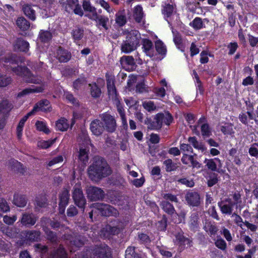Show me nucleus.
<instances>
[{
  "instance_id": "obj_13",
  "label": "nucleus",
  "mask_w": 258,
  "mask_h": 258,
  "mask_svg": "<svg viewBox=\"0 0 258 258\" xmlns=\"http://www.w3.org/2000/svg\"><path fill=\"white\" fill-rule=\"evenodd\" d=\"M126 35V41L137 46L140 42L141 35L138 31L132 30L130 31L125 32Z\"/></svg>"
},
{
  "instance_id": "obj_42",
  "label": "nucleus",
  "mask_w": 258,
  "mask_h": 258,
  "mask_svg": "<svg viewBox=\"0 0 258 258\" xmlns=\"http://www.w3.org/2000/svg\"><path fill=\"white\" fill-rule=\"evenodd\" d=\"M0 61L4 66H6V63L13 64L16 63V57L14 55H9L5 58H1L0 59Z\"/></svg>"
},
{
  "instance_id": "obj_46",
  "label": "nucleus",
  "mask_w": 258,
  "mask_h": 258,
  "mask_svg": "<svg viewBox=\"0 0 258 258\" xmlns=\"http://www.w3.org/2000/svg\"><path fill=\"white\" fill-rule=\"evenodd\" d=\"M161 116L163 120V123H165L166 125H169L173 121V117L168 112L161 113Z\"/></svg>"
},
{
  "instance_id": "obj_64",
  "label": "nucleus",
  "mask_w": 258,
  "mask_h": 258,
  "mask_svg": "<svg viewBox=\"0 0 258 258\" xmlns=\"http://www.w3.org/2000/svg\"><path fill=\"white\" fill-rule=\"evenodd\" d=\"M180 149L183 152L192 153L193 152V149L191 146L187 144H181L180 145Z\"/></svg>"
},
{
  "instance_id": "obj_32",
  "label": "nucleus",
  "mask_w": 258,
  "mask_h": 258,
  "mask_svg": "<svg viewBox=\"0 0 258 258\" xmlns=\"http://www.w3.org/2000/svg\"><path fill=\"white\" fill-rule=\"evenodd\" d=\"M160 206L163 210L168 214L172 215L175 213V211L173 205L167 201H162Z\"/></svg>"
},
{
  "instance_id": "obj_23",
  "label": "nucleus",
  "mask_w": 258,
  "mask_h": 258,
  "mask_svg": "<svg viewBox=\"0 0 258 258\" xmlns=\"http://www.w3.org/2000/svg\"><path fill=\"white\" fill-rule=\"evenodd\" d=\"M13 203L19 207H24L27 204V199L25 196L19 194H15L14 196Z\"/></svg>"
},
{
  "instance_id": "obj_15",
  "label": "nucleus",
  "mask_w": 258,
  "mask_h": 258,
  "mask_svg": "<svg viewBox=\"0 0 258 258\" xmlns=\"http://www.w3.org/2000/svg\"><path fill=\"white\" fill-rule=\"evenodd\" d=\"M122 67L128 70H133L135 68L136 62L132 56H123L120 59Z\"/></svg>"
},
{
  "instance_id": "obj_55",
  "label": "nucleus",
  "mask_w": 258,
  "mask_h": 258,
  "mask_svg": "<svg viewBox=\"0 0 258 258\" xmlns=\"http://www.w3.org/2000/svg\"><path fill=\"white\" fill-rule=\"evenodd\" d=\"M78 0H67L66 9L67 11L70 12L76 6H78Z\"/></svg>"
},
{
  "instance_id": "obj_19",
  "label": "nucleus",
  "mask_w": 258,
  "mask_h": 258,
  "mask_svg": "<svg viewBox=\"0 0 258 258\" xmlns=\"http://www.w3.org/2000/svg\"><path fill=\"white\" fill-rule=\"evenodd\" d=\"M56 57L60 62H66L71 57V54L67 50L59 48L56 51Z\"/></svg>"
},
{
  "instance_id": "obj_38",
  "label": "nucleus",
  "mask_w": 258,
  "mask_h": 258,
  "mask_svg": "<svg viewBox=\"0 0 258 258\" xmlns=\"http://www.w3.org/2000/svg\"><path fill=\"white\" fill-rule=\"evenodd\" d=\"M155 48L157 51L161 55H165L166 53V47L161 40H158L155 42Z\"/></svg>"
},
{
  "instance_id": "obj_20",
  "label": "nucleus",
  "mask_w": 258,
  "mask_h": 258,
  "mask_svg": "<svg viewBox=\"0 0 258 258\" xmlns=\"http://www.w3.org/2000/svg\"><path fill=\"white\" fill-rule=\"evenodd\" d=\"M34 6L29 4H25L23 6V11L25 15L31 20H35L36 19L35 10L33 9Z\"/></svg>"
},
{
  "instance_id": "obj_24",
  "label": "nucleus",
  "mask_w": 258,
  "mask_h": 258,
  "mask_svg": "<svg viewBox=\"0 0 258 258\" xmlns=\"http://www.w3.org/2000/svg\"><path fill=\"white\" fill-rule=\"evenodd\" d=\"M188 141L195 149L201 151L202 153H204L206 150V148L204 145L202 143L199 142L196 137H189Z\"/></svg>"
},
{
  "instance_id": "obj_5",
  "label": "nucleus",
  "mask_w": 258,
  "mask_h": 258,
  "mask_svg": "<svg viewBox=\"0 0 258 258\" xmlns=\"http://www.w3.org/2000/svg\"><path fill=\"white\" fill-rule=\"evenodd\" d=\"M91 208L97 210L101 215L104 216H116L118 214L117 210L112 206L103 203H94L91 205Z\"/></svg>"
},
{
  "instance_id": "obj_45",
  "label": "nucleus",
  "mask_w": 258,
  "mask_h": 258,
  "mask_svg": "<svg viewBox=\"0 0 258 258\" xmlns=\"http://www.w3.org/2000/svg\"><path fill=\"white\" fill-rule=\"evenodd\" d=\"M73 38L76 40H79L82 39L84 35V30L80 28L75 29L72 33Z\"/></svg>"
},
{
  "instance_id": "obj_26",
  "label": "nucleus",
  "mask_w": 258,
  "mask_h": 258,
  "mask_svg": "<svg viewBox=\"0 0 258 258\" xmlns=\"http://www.w3.org/2000/svg\"><path fill=\"white\" fill-rule=\"evenodd\" d=\"M163 120L161 119V113H158L154 117V120L151 123L150 128L152 130H159L161 128Z\"/></svg>"
},
{
  "instance_id": "obj_31",
  "label": "nucleus",
  "mask_w": 258,
  "mask_h": 258,
  "mask_svg": "<svg viewBox=\"0 0 258 258\" xmlns=\"http://www.w3.org/2000/svg\"><path fill=\"white\" fill-rule=\"evenodd\" d=\"M55 126L57 130L63 132L67 130L69 125L67 119L61 118L56 121Z\"/></svg>"
},
{
  "instance_id": "obj_60",
  "label": "nucleus",
  "mask_w": 258,
  "mask_h": 258,
  "mask_svg": "<svg viewBox=\"0 0 258 258\" xmlns=\"http://www.w3.org/2000/svg\"><path fill=\"white\" fill-rule=\"evenodd\" d=\"M82 6L84 11L89 12L94 11V9H96L91 5L90 2L88 0L83 1Z\"/></svg>"
},
{
  "instance_id": "obj_30",
  "label": "nucleus",
  "mask_w": 258,
  "mask_h": 258,
  "mask_svg": "<svg viewBox=\"0 0 258 258\" xmlns=\"http://www.w3.org/2000/svg\"><path fill=\"white\" fill-rule=\"evenodd\" d=\"M25 238L27 241H37L40 238V232L36 231H30L26 232Z\"/></svg>"
},
{
  "instance_id": "obj_53",
  "label": "nucleus",
  "mask_w": 258,
  "mask_h": 258,
  "mask_svg": "<svg viewBox=\"0 0 258 258\" xmlns=\"http://www.w3.org/2000/svg\"><path fill=\"white\" fill-rule=\"evenodd\" d=\"M91 87V94L93 97H98L101 94L100 89L95 84L93 85H89Z\"/></svg>"
},
{
  "instance_id": "obj_1",
  "label": "nucleus",
  "mask_w": 258,
  "mask_h": 258,
  "mask_svg": "<svg viewBox=\"0 0 258 258\" xmlns=\"http://www.w3.org/2000/svg\"><path fill=\"white\" fill-rule=\"evenodd\" d=\"M88 172L91 180L96 181L109 175L111 170L104 159L95 157L94 162L89 167Z\"/></svg>"
},
{
  "instance_id": "obj_8",
  "label": "nucleus",
  "mask_w": 258,
  "mask_h": 258,
  "mask_svg": "<svg viewBox=\"0 0 258 258\" xmlns=\"http://www.w3.org/2000/svg\"><path fill=\"white\" fill-rule=\"evenodd\" d=\"M86 191L88 198L91 201L100 200L104 197L103 190L98 187L88 186Z\"/></svg>"
},
{
  "instance_id": "obj_9",
  "label": "nucleus",
  "mask_w": 258,
  "mask_h": 258,
  "mask_svg": "<svg viewBox=\"0 0 258 258\" xmlns=\"http://www.w3.org/2000/svg\"><path fill=\"white\" fill-rule=\"evenodd\" d=\"M188 205L191 207H198L201 203V198L198 192L194 191L188 192L185 197Z\"/></svg>"
},
{
  "instance_id": "obj_63",
  "label": "nucleus",
  "mask_w": 258,
  "mask_h": 258,
  "mask_svg": "<svg viewBox=\"0 0 258 258\" xmlns=\"http://www.w3.org/2000/svg\"><path fill=\"white\" fill-rule=\"evenodd\" d=\"M215 245L222 250H225L227 247L226 242L222 238L218 239L216 241Z\"/></svg>"
},
{
  "instance_id": "obj_21",
  "label": "nucleus",
  "mask_w": 258,
  "mask_h": 258,
  "mask_svg": "<svg viewBox=\"0 0 258 258\" xmlns=\"http://www.w3.org/2000/svg\"><path fill=\"white\" fill-rule=\"evenodd\" d=\"M126 13L124 10L119 11L115 14V23L118 26H123L126 24Z\"/></svg>"
},
{
  "instance_id": "obj_17",
  "label": "nucleus",
  "mask_w": 258,
  "mask_h": 258,
  "mask_svg": "<svg viewBox=\"0 0 258 258\" xmlns=\"http://www.w3.org/2000/svg\"><path fill=\"white\" fill-rule=\"evenodd\" d=\"M37 220V217L33 214H24L21 219V223L27 227L34 225Z\"/></svg>"
},
{
  "instance_id": "obj_25",
  "label": "nucleus",
  "mask_w": 258,
  "mask_h": 258,
  "mask_svg": "<svg viewBox=\"0 0 258 258\" xmlns=\"http://www.w3.org/2000/svg\"><path fill=\"white\" fill-rule=\"evenodd\" d=\"M175 241L180 245L191 246V241L183 236V233L182 232H179L175 234Z\"/></svg>"
},
{
  "instance_id": "obj_37",
  "label": "nucleus",
  "mask_w": 258,
  "mask_h": 258,
  "mask_svg": "<svg viewBox=\"0 0 258 258\" xmlns=\"http://www.w3.org/2000/svg\"><path fill=\"white\" fill-rule=\"evenodd\" d=\"M10 167L15 172L23 173L22 164L16 160H12L10 162Z\"/></svg>"
},
{
  "instance_id": "obj_48",
  "label": "nucleus",
  "mask_w": 258,
  "mask_h": 258,
  "mask_svg": "<svg viewBox=\"0 0 258 258\" xmlns=\"http://www.w3.org/2000/svg\"><path fill=\"white\" fill-rule=\"evenodd\" d=\"M55 139L48 141H40L37 143V146L39 148L42 149H46L50 147L54 142Z\"/></svg>"
},
{
  "instance_id": "obj_52",
  "label": "nucleus",
  "mask_w": 258,
  "mask_h": 258,
  "mask_svg": "<svg viewBox=\"0 0 258 258\" xmlns=\"http://www.w3.org/2000/svg\"><path fill=\"white\" fill-rule=\"evenodd\" d=\"M51 37V34L47 31H41L39 34V38L43 42H48Z\"/></svg>"
},
{
  "instance_id": "obj_6",
  "label": "nucleus",
  "mask_w": 258,
  "mask_h": 258,
  "mask_svg": "<svg viewBox=\"0 0 258 258\" xmlns=\"http://www.w3.org/2000/svg\"><path fill=\"white\" fill-rule=\"evenodd\" d=\"M104 129L110 133L115 131L116 127V120L114 117L109 114L104 113L100 115Z\"/></svg>"
},
{
  "instance_id": "obj_61",
  "label": "nucleus",
  "mask_w": 258,
  "mask_h": 258,
  "mask_svg": "<svg viewBox=\"0 0 258 258\" xmlns=\"http://www.w3.org/2000/svg\"><path fill=\"white\" fill-rule=\"evenodd\" d=\"M250 156L257 157L258 156V143L253 144L249 149Z\"/></svg>"
},
{
  "instance_id": "obj_27",
  "label": "nucleus",
  "mask_w": 258,
  "mask_h": 258,
  "mask_svg": "<svg viewBox=\"0 0 258 258\" xmlns=\"http://www.w3.org/2000/svg\"><path fill=\"white\" fill-rule=\"evenodd\" d=\"M13 105L7 100H3L0 103V113L6 114L13 108Z\"/></svg>"
},
{
  "instance_id": "obj_18",
  "label": "nucleus",
  "mask_w": 258,
  "mask_h": 258,
  "mask_svg": "<svg viewBox=\"0 0 258 258\" xmlns=\"http://www.w3.org/2000/svg\"><path fill=\"white\" fill-rule=\"evenodd\" d=\"M144 52L147 56L152 57L154 56V50L152 42L149 39H145L143 40V47Z\"/></svg>"
},
{
  "instance_id": "obj_12",
  "label": "nucleus",
  "mask_w": 258,
  "mask_h": 258,
  "mask_svg": "<svg viewBox=\"0 0 258 258\" xmlns=\"http://www.w3.org/2000/svg\"><path fill=\"white\" fill-rule=\"evenodd\" d=\"M69 199V190L67 189L62 190L59 195V211L60 214H62L64 213L65 208L68 204Z\"/></svg>"
},
{
  "instance_id": "obj_41",
  "label": "nucleus",
  "mask_w": 258,
  "mask_h": 258,
  "mask_svg": "<svg viewBox=\"0 0 258 258\" xmlns=\"http://www.w3.org/2000/svg\"><path fill=\"white\" fill-rule=\"evenodd\" d=\"M43 104L49 105V102L48 100H42L36 103L33 107V108L36 107V112L39 111H46L48 110V107H45V106L44 105H43Z\"/></svg>"
},
{
  "instance_id": "obj_47",
  "label": "nucleus",
  "mask_w": 258,
  "mask_h": 258,
  "mask_svg": "<svg viewBox=\"0 0 258 258\" xmlns=\"http://www.w3.org/2000/svg\"><path fill=\"white\" fill-rule=\"evenodd\" d=\"M221 131L224 135H231L234 133L231 124H227L225 125L222 126L221 127Z\"/></svg>"
},
{
  "instance_id": "obj_43",
  "label": "nucleus",
  "mask_w": 258,
  "mask_h": 258,
  "mask_svg": "<svg viewBox=\"0 0 258 258\" xmlns=\"http://www.w3.org/2000/svg\"><path fill=\"white\" fill-rule=\"evenodd\" d=\"M189 226L191 229H194L198 226V216L196 214H192L188 222Z\"/></svg>"
},
{
  "instance_id": "obj_49",
  "label": "nucleus",
  "mask_w": 258,
  "mask_h": 258,
  "mask_svg": "<svg viewBox=\"0 0 258 258\" xmlns=\"http://www.w3.org/2000/svg\"><path fill=\"white\" fill-rule=\"evenodd\" d=\"M143 106L148 111H152L156 110V106L151 101H146L143 103Z\"/></svg>"
},
{
  "instance_id": "obj_57",
  "label": "nucleus",
  "mask_w": 258,
  "mask_h": 258,
  "mask_svg": "<svg viewBox=\"0 0 258 258\" xmlns=\"http://www.w3.org/2000/svg\"><path fill=\"white\" fill-rule=\"evenodd\" d=\"M202 134L204 137H209L211 133L209 125L204 123L201 126Z\"/></svg>"
},
{
  "instance_id": "obj_16",
  "label": "nucleus",
  "mask_w": 258,
  "mask_h": 258,
  "mask_svg": "<svg viewBox=\"0 0 258 258\" xmlns=\"http://www.w3.org/2000/svg\"><path fill=\"white\" fill-rule=\"evenodd\" d=\"M204 162L208 169L213 171H217V166L219 167L222 166L221 160L218 158L209 159H205Z\"/></svg>"
},
{
  "instance_id": "obj_22",
  "label": "nucleus",
  "mask_w": 258,
  "mask_h": 258,
  "mask_svg": "<svg viewBox=\"0 0 258 258\" xmlns=\"http://www.w3.org/2000/svg\"><path fill=\"white\" fill-rule=\"evenodd\" d=\"M28 42L21 39H17L14 43V47L15 50L26 52L29 49Z\"/></svg>"
},
{
  "instance_id": "obj_59",
  "label": "nucleus",
  "mask_w": 258,
  "mask_h": 258,
  "mask_svg": "<svg viewBox=\"0 0 258 258\" xmlns=\"http://www.w3.org/2000/svg\"><path fill=\"white\" fill-rule=\"evenodd\" d=\"M11 78L0 74V87H5L10 84Z\"/></svg>"
},
{
  "instance_id": "obj_3",
  "label": "nucleus",
  "mask_w": 258,
  "mask_h": 258,
  "mask_svg": "<svg viewBox=\"0 0 258 258\" xmlns=\"http://www.w3.org/2000/svg\"><path fill=\"white\" fill-rule=\"evenodd\" d=\"M110 251L106 245L96 246L93 249H87L83 258H110Z\"/></svg>"
},
{
  "instance_id": "obj_40",
  "label": "nucleus",
  "mask_w": 258,
  "mask_h": 258,
  "mask_svg": "<svg viewBox=\"0 0 258 258\" xmlns=\"http://www.w3.org/2000/svg\"><path fill=\"white\" fill-rule=\"evenodd\" d=\"M35 125L37 130L40 132H43L44 133L48 134L50 133V130L47 126L46 123L43 121H37Z\"/></svg>"
},
{
  "instance_id": "obj_11",
  "label": "nucleus",
  "mask_w": 258,
  "mask_h": 258,
  "mask_svg": "<svg viewBox=\"0 0 258 258\" xmlns=\"http://www.w3.org/2000/svg\"><path fill=\"white\" fill-rule=\"evenodd\" d=\"M218 205L223 214L230 215L232 213L235 203L231 199H226L219 202Z\"/></svg>"
},
{
  "instance_id": "obj_34",
  "label": "nucleus",
  "mask_w": 258,
  "mask_h": 258,
  "mask_svg": "<svg viewBox=\"0 0 258 258\" xmlns=\"http://www.w3.org/2000/svg\"><path fill=\"white\" fill-rule=\"evenodd\" d=\"M88 152L89 149L81 147L79 150L78 155L79 159L83 162L84 164L88 162Z\"/></svg>"
},
{
  "instance_id": "obj_29",
  "label": "nucleus",
  "mask_w": 258,
  "mask_h": 258,
  "mask_svg": "<svg viewBox=\"0 0 258 258\" xmlns=\"http://www.w3.org/2000/svg\"><path fill=\"white\" fill-rule=\"evenodd\" d=\"M18 27L23 31L28 30L30 26V23L24 17H20L17 20Z\"/></svg>"
},
{
  "instance_id": "obj_35",
  "label": "nucleus",
  "mask_w": 258,
  "mask_h": 258,
  "mask_svg": "<svg viewBox=\"0 0 258 258\" xmlns=\"http://www.w3.org/2000/svg\"><path fill=\"white\" fill-rule=\"evenodd\" d=\"M204 228L210 236L215 235L217 232L216 226L212 224L210 222H206Z\"/></svg>"
},
{
  "instance_id": "obj_50",
  "label": "nucleus",
  "mask_w": 258,
  "mask_h": 258,
  "mask_svg": "<svg viewBox=\"0 0 258 258\" xmlns=\"http://www.w3.org/2000/svg\"><path fill=\"white\" fill-rule=\"evenodd\" d=\"M163 164L165 166V169L167 172L173 171L176 169V166L171 159L166 160L164 161Z\"/></svg>"
},
{
  "instance_id": "obj_28",
  "label": "nucleus",
  "mask_w": 258,
  "mask_h": 258,
  "mask_svg": "<svg viewBox=\"0 0 258 258\" xmlns=\"http://www.w3.org/2000/svg\"><path fill=\"white\" fill-rule=\"evenodd\" d=\"M137 46L134 44L125 40L121 44V50L122 52L128 53L134 51L137 48Z\"/></svg>"
},
{
  "instance_id": "obj_33",
  "label": "nucleus",
  "mask_w": 258,
  "mask_h": 258,
  "mask_svg": "<svg viewBox=\"0 0 258 258\" xmlns=\"http://www.w3.org/2000/svg\"><path fill=\"white\" fill-rule=\"evenodd\" d=\"M134 17L136 22L140 23L143 18V9L140 6H137L134 8Z\"/></svg>"
},
{
  "instance_id": "obj_14",
  "label": "nucleus",
  "mask_w": 258,
  "mask_h": 258,
  "mask_svg": "<svg viewBox=\"0 0 258 258\" xmlns=\"http://www.w3.org/2000/svg\"><path fill=\"white\" fill-rule=\"evenodd\" d=\"M90 130L93 135L99 136L102 135L105 129L101 120L96 119L91 122Z\"/></svg>"
},
{
  "instance_id": "obj_62",
  "label": "nucleus",
  "mask_w": 258,
  "mask_h": 258,
  "mask_svg": "<svg viewBox=\"0 0 258 258\" xmlns=\"http://www.w3.org/2000/svg\"><path fill=\"white\" fill-rule=\"evenodd\" d=\"M136 253L135 247L130 246L125 251V258H135Z\"/></svg>"
},
{
  "instance_id": "obj_10",
  "label": "nucleus",
  "mask_w": 258,
  "mask_h": 258,
  "mask_svg": "<svg viewBox=\"0 0 258 258\" xmlns=\"http://www.w3.org/2000/svg\"><path fill=\"white\" fill-rule=\"evenodd\" d=\"M40 83L41 85L40 86H32L30 88L24 89L18 94L17 97H21L30 93L42 92L45 90L46 85L45 83H42V82Z\"/></svg>"
},
{
  "instance_id": "obj_7",
  "label": "nucleus",
  "mask_w": 258,
  "mask_h": 258,
  "mask_svg": "<svg viewBox=\"0 0 258 258\" xmlns=\"http://www.w3.org/2000/svg\"><path fill=\"white\" fill-rule=\"evenodd\" d=\"M73 198L76 205L80 208L84 209L86 203V199L79 184H76L73 192Z\"/></svg>"
},
{
  "instance_id": "obj_36",
  "label": "nucleus",
  "mask_w": 258,
  "mask_h": 258,
  "mask_svg": "<svg viewBox=\"0 0 258 258\" xmlns=\"http://www.w3.org/2000/svg\"><path fill=\"white\" fill-rule=\"evenodd\" d=\"M162 14L167 17H169L174 12V7L173 5L165 4L162 10Z\"/></svg>"
},
{
  "instance_id": "obj_4",
  "label": "nucleus",
  "mask_w": 258,
  "mask_h": 258,
  "mask_svg": "<svg viewBox=\"0 0 258 258\" xmlns=\"http://www.w3.org/2000/svg\"><path fill=\"white\" fill-rule=\"evenodd\" d=\"M11 69L16 75L23 77L25 80L30 83L40 84L42 82V79L40 77L35 76L29 71L26 67L18 66L17 68Z\"/></svg>"
},
{
  "instance_id": "obj_39",
  "label": "nucleus",
  "mask_w": 258,
  "mask_h": 258,
  "mask_svg": "<svg viewBox=\"0 0 258 258\" xmlns=\"http://www.w3.org/2000/svg\"><path fill=\"white\" fill-rule=\"evenodd\" d=\"M121 227L119 226V225L112 226L110 225H106V227L104 228L105 231L108 232L109 234L115 235L118 234Z\"/></svg>"
},
{
  "instance_id": "obj_2",
  "label": "nucleus",
  "mask_w": 258,
  "mask_h": 258,
  "mask_svg": "<svg viewBox=\"0 0 258 258\" xmlns=\"http://www.w3.org/2000/svg\"><path fill=\"white\" fill-rule=\"evenodd\" d=\"M107 87L109 97L111 99L117 107V110L121 117L122 123L124 127L127 126V120L125 118L124 111L123 107L120 104L114 81L112 79H108L107 80Z\"/></svg>"
},
{
  "instance_id": "obj_54",
  "label": "nucleus",
  "mask_w": 258,
  "mask_h": 258,
  "mask_svg": "<svg viewBox=\"0 0 258 258\" xmlns=\"http://www.w3.org/2000/svg\"><path fill=\"white\" fill-rule=\"evenodd\" d=\"M86 84L85 79L84 78H79L76 80L73 83L74 88L78 90L85 86Z\"/></svg>"
},
{
  "instance_id": "obj_56",
  "label": "nucleus",
  "mask_w": 258,
  "mask_h": 258,
  "mask_svg": "<svg viewBox=\"0 0 258 258\" xmlns=\"http://www.w3.org/2000/svg\"><path fill=\"white\" fill-rule=\"evenodd\" d=\"M190 25L196 29H200L202 28L203 23L202 19L199 17L196 18L191 23Z\"/></svg>"
},
{
  "instance_id": "obj_58",
  "label": "nucleus",
  "mask_w": 258,
  "mask_h": 258,
  "mask_svg": "<svg viewBox=\"0 0 258 258\" xmlns=\"http://www.w3.org/2000/svg\"><path fill=\"white\" fill-rule=\"evenodd\" d=\"M97 21L99 24L101 25L105 30L108 29L107 23L109 22V19L107 17L103 16H99Z\"/></svg>"
},
{
  "instance_id": "obj_51",
  "label": "nucleus",
  "mask_w": 258,
  "mask_h": 258,
  "mask_svg": "<svg viewBox=\"0 0 258 258\" xmlns=\"http://www.w3.org/2000/svg\"><path fill=\"white\" fill-rule=\"evenodd\" d=\"M53 258H67V254L63 248L59 247L53 253Z\"/></svg>"
},
{
  "instance_id": "obj_44",
  "label": "nucleus",
  "mask_w": 258,
  "mask_h": 258,
  "mask_svg": "<svg viewBox=\"0 0 258 258\" xmlns=\"http://www.w3.org/2000/svg\"><path fill=\"white\" fill-rule=\"evenodd\" d=\"M173 34V41L175 44L178 48L182 47V38L180 34L177 31L172 30Z\"/></svg>"
}]
</instances>
